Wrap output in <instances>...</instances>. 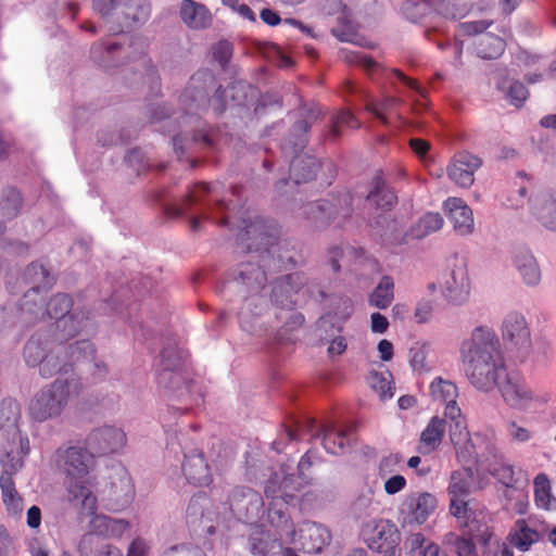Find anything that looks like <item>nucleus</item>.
Returning a JSON list of instances; mask_svg holds the SVG:
<instances>
[{
  "label": "nucleus",
  "mask_w": 556,
  "mask_h": 556,
  "mask_svg": "<svg viewBox=\"0 0 556 556\" xmlns=\"http://www.w3.org/2000/svg\"><path fill=\"white\" fill-rule=\"evenodd\" d=\"M491 23L484 21L466 22L458 26V33L462 35H476L482 33Z\"/></svg>",
  "instance_id": "obj_56"
},
{
  "label": "nucleus",
  "mask_w": 556,
  "mask_h": 556,
  "mask_svg": "<svg viewBox=\"0 0 556 556\" xmlns=\"http://www.w3.org/2000/svg\"><path fill=\"white\" fill-rule=\"evenodd\" d=\"M180 16L182 22L193 29L205 28L212 22L210 11L193 0H184L180 7Z\"/></svg>",
  "instance_id": "obj_28"
},
{
  "label": "nucleus",
  "mask_w": 556,
  "mask_h": 556,
  "mask_svg": "<svg viewBox=\"0 0 556 556\" xmlns=\"http://www.w3.org/2000/svg\"><path fill=\"white\" fill-rule=\"evenodd\" d=\"M20 418L18 404L13 400H3L0 404V431L4 432L9 439L8 446L4 451L13 447L23 455L28 453L29 442L27 438H23L17 428Z\"/></svg>",
  "instance_id": "obj_15"
},
{
  "label": "nucleus",
  "mask_w": 556,
  "mask_h": 556,
  "mask_svg": "<svg viewBox=\"0 0 556 556\" xmlns=\"http://www.w3.org/2000/svg\"><path fill=\"white\" fill-rule=\"evenodd\" d=\"M400 103L397 98H386L381 102L370 101L366 104V110L372 113L377 118H379L383 124H388V118L386 116L387 112H391L392 109Z\"/></svg>",
  "instance_id": "obj_48"
},
{
  "label": "nucleus",
  "mask_w": 556,
  "mask_h": 556,
  "mask_svg": "<svg viewBox=\"0 0 556 556\" xmlns=\"http://www.w3.org/2000/svg\"><path fill=\"white\" fill-rule=\"evenodd\" d=\"M70 358L74 362L92 361L94 358V348L88 340L77 341L68 346Z\"/></svg>",
  "instance_id": "obj_46"
},
{
  "label": "nucleus",
  "mask_w": 556,
  "mask_h": 556,
  "mask_svg": "<svg viewBox=\"0 0 556 556\" xmlns=\"http://www.w3.org/2000/svg\"><path fill=\"white\" fill-rule=\"evenodd\" d=\"M442 208L457 236L466 238L473 235L476 230L473 212L463 199L447 198Z\"/></svg>",
  "instance_id": "obj_16"
},
{
  "label": "nucleus",
  "mask_w": 556,
  "mask_h": 556,
  "mask_svg": "<svg viewBox=\"0 0 556 556\" xmlns=\"http://www.w3.org/2000/svg\"><path fill=\"white\" fill-rule=\"evenodd\" d=\"M443 545L448 556H478L476 546L470 539L453 532L444 536Z\"/></svg>",
  "instance_id": "obj_33"
},
{
  "label": "nucleus",
  "mask_w": 556,
  "mask_h": 556,
  "mask_svg": "<svg viewBox=\"0 0 556 556\" xmlns=\"http://www.w3.org/2000/svg\"><path fill=\"white\" fill-rule=\"evenodd\" d=\"M240 281L253 289H264L267 280L264 270L252 263H248L241 266L239 271Z\"/></svg>",
  "instance_id": "obj_40"
},
{
  "label": "nucleus",
  "mask_w": 556,
  "mask_h": 556,
  "mask_svg": "<svg viewBox=\"0 0 556 556\" xmlns=\"http://www.w3.org/2000/svg\"><path fill=\"white\" fill-rule=\"evenodd\" d=\"M506 540L511 547H516L520 552H527L540 540V534L528 525L527 520L518 519L511 527Z\"/></svg>",
  "instance_id": "obj_27"
},
{
  "label": "nucleus",
  "mask_w": 556,
  "mask_h": 556,
  "mask_svg": "<svg viewBox=\"0 0 556 556\" xmlns=\"http://www.w3.org/2000/svg\"><path fill=\"white\" fill-rule=\"evenodd\" d=\"M361 536L369 549L381 556H400L401 534L396 526L388 519H371L361 529Z\"/></svg>",
  "instance_id": "obj_10"
},
{
  "label": "nucleus",
  "mask_w": 556,
  "mask_h": 556,
  "mask_svg": "<svg viewBox=\"0 0 556 556\" xmlns=\"http://www.w3.org/2000/svg\"><path fill=\"white\" fill-rule=\"evenodd\" d=\"M500 89L505 93L510 103L517 108L521 106L529 96L526 86L520 81L503 80L500 84Z\"/></svg>",
  "instance_id": "obj_43"
},
{
  "label": "nucleus",
  "mask_w": 556,
  "mask_h": 556,
  "mask_svg": "<svg viewBox=\"0 0 556 556\" xmlns=\"http://www.w3.org/2000/svg\"><path fill=\"white\" fill-rule=\"evenodd\" d=\"M389 328V321L380 313H372L370 316V329L375 333H384Z\"/></svg>",
  "instance_id": "obj_58"
},
{
  "label": "nucleus",
  "mask_w": 556,
  "mask_h": 556,
  "mask_svg": "<svg viewBox=\"0 0 556 556\" xmlns=\"http://www.w3.org/2000/svg\"><path fill=\"white\" fill-rule=\"evenodd\" d=\"M484 488V483L477 480L476 473L471 468L464 467L454 470L448 480V497H467L472 492Z\"/></svg>",
  "instance_id": "obj_20"
},
{
  "label": "nucleus",
  "mask_w": 556,
  "mask_h": 556,
  "mask_svg": "<svg viewBox=\"0 0 556 556\" xmlns=\"http://www.w3.org/2000/svg\"><path fill=\"white\" fill-rule=\"evenodd\" d=\"M22 453L11 447L7 450L5 457L1 459V464L4 468L0 477L2 498L7 508L13 513H17L22 508V498L12 479V472L17 471L22 467Z\"/></svg>",
  "instance_id": "obj_14"
},
{
  "label": "nucleus",
  "mask_w": 556,
  "mask_h": 556,
  "mask_svg": "<svg viewBox=\"0 0 556 556\" xmlns=\"http://www.w3.org/2000/svg\"><path fill=\"white\" fill-rule=\"evenodd\" d=\"M372 184V190L367 195L368 204L382 210L392 206L395 203L396 197L386 186L383 179L378 176Z\"/></svg>",
  "instance_id": "obj_35"
},
{
  "label": "nucleus",
  "mask_w": 556,
  "mask_h": 556,
  "mask_svg": "<svg viewBox=\"0 0 556 556\" xmlns=\"http://www.w3.org/2000/svg\"><path fill=\"white\" fill-rule=\"evenodd\" d=\"M409 146L412 150L415 152V154L421 159L426 156L430 148V144L427 141L419 138L410 139Z\"/></svg>",
  "instance_id": "obj_62"
},
{
  "label": "nucleus",
  "mask_w": 556,
  "mask_h": 556,
  "mask_svg": "<svg viewBox=\"0 0 556 556\" xmlns=\"http://www.w3.org/2000/svg\"><path fill=\"white\" fill-rule=\"evenodd\" d=\"M505 429L509 440L515 443H527L533 437L531 429L514 419L506 424Z\"/></svg>",
  "instance_id": "obj_45"
},
{
  "label": "nucleus",
  "mask_w": 556,
  "mask_h": 556,
  "mask_svg": "<svg viewBox=\"0 0 556 556\" xmlns=\"http://www.w3.org/2000/svg\"><path fill=\"white\" fill-rule=\"evenodd\" d=\"M81 390L83 383L76 376L58 378L35 394L29 403V414L37 421L58 417L68 401L78 396Z\"/></svg>",
  "instance_id": "obj_6"
},
{
  "label": "nucleus",
  "mask_w": 556,
  "mask_h": 556,
  "mask_svg": "<svg viewBox=\"0 0 556 556\" xmlns=\"http://www.w3.org/2000/svg\"><path fill=\"white\" fill-rule=\"evenodd\" d=\"M394 299V281L390 276H383L377 287L369 295V304L384 309L389 307Z\"/></svg>",
  "instance_id": "obj_34"
},
{
  "label": "nucleus",
  "mask_w": 556,
  "mask_h": 556,
  "mask_svg": "<svg viewBox=\"0 0 556 556\" xmlns=\"http://www.w3.org/2000/svg\"><path fill=\"white\" fill-rule=\"evenodd\" d=\"M429 394L434 402L444 404L445 410L457 406L458 389L451 380L435 377L429 386Z\"/></svg>",
  "instance_id": "obj_30"
},
{
  "label": "nucleus",
  "mask_w": 556,
  "mask_h": 556,
  "mask_svg": "<svg viewBox=\"0 0 556 556\" xmlns=\"http://www.w3.org/2000/svg\"><path fill=\"white\" fill-rule=\"evenodd\" d=\"M444 415L451 420V442L464 458L480 459L495 452V445L486 441L484 437L479 433L472 437L469 434L466 420L458 406H451L448 410H444Z\"/></svg>",
  "instance_id": "obj_9"
},
{
  "label": "nucleus",
  "mask_w": 556,
  "mask_h": 556,
  "mask_svg": "<svg viewBox=\"0 0 556 556\" xmlns=\"http://www.w3.org/2000/svg\"><path fill=\"white\" fill-rule=\"evenodd\" d=\"M500 332L502 341L519 365L534 364L549 351L546 341H538L533 345L530 324L519 311H509L503 316Z\"/></svg>",
  "instance_id": "obj_4"
},
{
  "label": "nucleus",
  "mask_w": 556,
  "mask_h": 556,
  "mask_svg": "<svg viewBox=\"0 0 556 556\" xmlns=\"http://www.w3.org/2000/svg\"><path fill=\"white\" fill-rule=\"evenodd\" d=\"M440 292L444 300L452 305H463L469 300L471 279L465 262H457L445 274L440 283Z\"/></svg>",
  "instance_id": "obj_12"
},
{
  "label": "nucleus",
  "mask_w": 556,
  "mask_h": 556,
  "mask_svg": "<svg viewBox=\"0 0 556 556\" xmlns=\"http://www.w3.org/2000/svg\"><path fill=\"white\" fill-rule=\"evenodd\" d=\"M205 501H206L205 496H203L201 494L193 496L188 505V508H187L188 516L194 517V518L202 517L203 510L200 507V502H205Z\"/></svg>",
  "instance_id": "obj_59"
},
{
  "label": "nucleus",
  "mask_w": 556,
  "mask_h": 556,
  "mask_svg": "<svg viewBox=\"0 0 556 556\" xmlns=\"http://www.w3.org/2000/svg\"><path fill=\"white\" fill-rule=\"evenodd\" d=\"M430 345L428 343H415L409 350V365L414 371L426 372L431 366L428 362Z\"/></svg>",
  "instance_id": "obj_42"
},
{
  "label": "nucleus",
  "mask_w": 556,
  "mask_h": 556,
  "mask_svg": "<svg viewBox=\"0 0 556 556\" xmlns=\"http://www.w3.org/2000/svg\"><path fill=\"white\" fill-rule=\"evenodd\" d=\"M504 40L492 34H484L478 43V55L482 59H496L504 51Z\"/></svg>",
  "instance_id": "obj_38"
},
{
  "label": "nucleus",
  "mask_w": 556,
  "mask_h": 556,
  "mask_svg": "<svg viewBox=\"0 0 556 556\" xmlns=\"http://www.w3.org/2000/svg\"><path fill=\"white\" fill-rule=\"evenodd\" d=\"M182 472L188 483L195 486H206L212 482L208 464L202 453L192 452L185 456Z\"/></svg>",
  "instance_id": "obj_19"
},
{
  "label": "nucleus",
  "mask_w": 556,
  "mask_h": 556,
  "mask_svg": "<svg viewBox=\"0 0 556 556\" xmlns=\"http://www.w3.org/2000/svg\"><path fill=\"white\" fill-rule=\"evenodd\" d=\"M531 212L543 228L556 232V199L554 197L536 195L531 202Z\"/></svg>",
  "instance_id": "obj_23"
},
{
  "label": "nucleus",
  "mask_w": 556,
  "mask_h": 556,
  "mask_svg": "<svg viewBox=\"0 0 556 556\" xmlns=\"http://www.w3.org/2000/svg\"><path fill=\"white\" fill-rule=\"evenodd\" d=\"M38 298L39 286H36L25 293L22 311L34 315L35 318L42 319L49 316L50 318L56 319L58 328L63 330L68 329L67 333L71 336L74 334V332L80 331L86 326L80 325V321H77L74 316H67L72 307V300L66 294L52 296L45 307L41 299L40 303H38Z\"/></svg>",
  "instance_id": "obj_8"
},
{
  "label": "nucleus",
  "mask_w": 556,
  "mask_h": 556,
  "mask_svg": "<svg viewBox=\"0 0 556 556\" xmlns=\"http://www.w3.org/2000/svg\"><path fill=\"white\" fill-rule=\"evenodd\" d=\"M26 275L35 283L47 285L50 282L48 271L43 268L42 265H39V264H31L27 268Z\"/></svg>",
  "instance_id": "obj_54"
},
{
  "label": "nucleus",
  "mask_w": 556,
  "mask_h": 556,
  "mask_svg": "<svg viewBox=\"0 0 556 556\" xmlns=\"http://www.w3.org/2000/svg\"><path fill=\"white\" fill-rule=\"evenodd\" d=\"M214 58L225 66L231 58V45L227 41L218 42L213 50Z\"/></svg>",
  "instance_id": "obj_55"
},
{
  "label": "nucleus",
  "mask_w": 556,
  "mask_h": 556,
  "mask_svg": "<svg viewBox=\"0 0 556 556\" xmlns=\"http://www.w3.org/2000/svg\"><path fill=\"white\" fill-rule=\"evenodd\" d=\"M121 49V45L115 41H109L92 48L93 58L103 66H110V56H113Z\"/></svg>",
  "instance_id": "obj_51"
},
{
  "label": "nucleus",
  "mask_w": 556,
  "mask_h": 556,
  "mask_svg": "<svg viewBox=\"0 0 556 556\" xmlns=\"http://www.w3.org/2000/svg\"><path fill=\"white\" fill-rule=\"evenodd\" d=\"M346 349V342L344 340V338L342 337H339V338H336L333 339L329 346H328V353L330 355H340L342 354Z\"/></svg>",
  "instance_id": "obj_64"
},
{
  "label": "nucleus",
  "mask_w": 556,
  "mask_h": 556,
  "mask_svg": "<svg viewBox=\"0 0 556 556\" xmlns=\"http://www.w3.org/2000/svg\"><path fill=\"white\" fill-rule=\"evenodd\" d=\"M319 165L313 157L294 160L291 163V172L295 184L306 182L316 176Z\"/></svg>",
  "instance_id": "obj_41"
},
{
  "label": "nucleus",
  "mask_w": 556,
  "mask_h": 556,
  "mask_svg": "<svg viewBox=\"0 0 556 556\" xmlns=\"http://www.w3.org/2000/svg\"><path fill=\"white\" fill-rule=\"evenodd\" d=\"M392 458H384L379 467V476L384 480L383 490L388 495H395L402 492L407 484L406 478L402 475L388 476L387 467Z\"/></svg>",
  "instance_id": "obj_39"
},
{
  "label": "nucleus",
  "mask_w": 556,
  "mask_h": 556,
  "mask_svg": "<svg viewBox=\"0 0 556 556\" xmlns=\"http://www.w3.org/2000/svg\"><path fill=\"white\" fill-rule=\"evenodd\" d=\"M163 556H204L199 551H190L182 546H173L168 548Z\"/></svg>",
  "instance_id": "obj_63"
},
{
  "label": "nucleus",
  "mask_w": 556,
  "mask_h": 556,
  "mask_svg": "<svg viewBox=\"0 0 556 556\" xmlns=\"http://www.w3.org/2000/svg\"><path fill=\"white\" fill-rule=\"evenodd\" d=\"M24 359L29 367H39V374L43 378H50L56 372V366L49 368L52 354H47L41 342L35 338L28 340L24 348Z\"/></svg>",
  "instance_id": "obj_21"
},
{
  "label": "nucleus",
  "mask_w": 556,
  "mask_h": 556,
  "mask_svg": "<svg viewBox=\"0 0 556 556\" xmlns=\"http://www.w3.org/2000/svg\"><path fill=\"white\" fill-rule=\"evenodd\" d=\"M293 480V476L285 477L281 481L278 491L276 490V484L278 483V477L275 476L268 483L265 489V493L267 497H271L273 500L281 497L286 504L292 498V495L288 492L290 489V483Z\"/></svg>",
  "instance_id": "obj_44"
},
{
  "label": "nucleus",
  "mask_w": 556,
  "mask_h": 556,
  "mask_svg": "<svg viewBox=\"0 0 556 556\" xmlns=\"http://www.w3.org/2000/svg\"><path fill=\"white\" fill-rule=\"evenodd\" d=\"M361 123L349 110H341L332 119L331 132L333 136H339L342 128H358Z\"/></svg>",
  "instance_id": "obj_47"
},
{
  "label": "nucleus",
  "mask_w": 556,
  "mask_h": 556,
  "mask_svg": "<svg viewBox=\"0 0 556 556\" xmlns=\"http://www.w3.org/2000/svg\"><path fill=\"white\" fill-rule=\"evenodd\" d=\"M439 507V498L428 491H413L404 495L397 506L403 528H417L428 521Z\"/></svg>",
  "instance_id": "obj_11"
},
{
  "label": "nucleus",
  "mask_w": 556,
  "mask_h": 556,
  "mask_svg": "<svg viewBox=\"0 0 556 556\" xmlns=\"http://www.w3.org/2000/svg\"><path fill=\"white\" fill-rule=\"evenodd\" d=\"M513 265L523 286L538 288L543 279L541 264L532 251L521 249L514 253Z\"/></svg>",
  "instance_id": "obj_17"
},
{
  "label": "nucleus",
  "mask_w": 556,
  "mask_h": 556,
  "mask_svg": "<svg viewBox=\"0 0 556 556\" xmlns=\"http://www.w3.org/2000/svg\"><path fill=\"white\" fill-rule=\"evenodd\" d=\"M21 195L16 190H10L8 198L0 204V210L7 217H13L17 214L21 206Z\"/></svg>",
  "instance_id": "obj_53"
},
{
  "label": "nucleus",
  "mask_w": 556,
  "mask_h": 556,
  "mask_svg": "<svg viewBox=\"0 0 556 556\" xmlns=\"http://www.w3.org/2000/svg\"><path fill=\"white\" fill-rule=\"evenodd\" d=\"M368 382L382 400L393 396L390 380L381 374L372 372L368 378Z\"/></svg>",
  "instance_id": "obj_50"
},
{
  "label": "nucleus",
  "mask_w": 556,
  "mask_h": 556,
  "mask_svg": "<svg viewBox=\"0 0 556 556\" xmlns=\"http://www.w3.org/2000/svg\"><path fill=\"white\" fill-rule=\"evenodd\" d=\"M92 528L100 535L121 538L129 530L130 523L126 519H114L109 516L97 515L92 519Z\"/></svg>",
  "instance_id": "obj_32"
},
{
  "label": "nucleus",
  "mask_w": 556,
  "mask_h": 556,
  "mask_svg": "<svg viewBox=\"0 0 556 556\" xmlns=\"http://www.w3.org/2000/svg\"><path fill=\"white\" fill-rule=\"evenodd\" d=\"M481 166L479 157L462 152L456 154L447 166L448 178L462 188H469L475 181V173Z\"/></svg>",
  "instance_id": "obj_18"
},
{
  "label": "nucleus",
  "mask_w": 556,
  "mask_h": 556,
  "mask_svg": "<svg viewBox=\"0 0 556 556\" xmlns=\"http://www.w3.org/2000/svg\"><path fill=\"white\" fill-rule=\"evenodd\" d=\"M497 391L503 403L519 413L536 410L551 400L549 392L533 386L519 374H506Z\"/></svg>",
  "instance_id": "obj_7"
},
{
  "label": "nucleus",
  "mask_w": 556,
  "mask_h": 556,
  "mask_svg": "<svg viewBox=\"0 0 556 556\" xmlns=\"http://www.w3.org/2000/svg\"><path fill=\"white\" fill-rule=\"evenodd\" d=\"M459 353L469 383L479 392L498 389L506 371L501 341L490 326L475 327L463 340Z\"/></svg>",
  "instance_id": "obj_1"
},
{
  "label": "nucleus",
  "mask_w": 556,
  "mask_h": 556,
  "mask_svg": "<svg viewBox=\"0 0 556 556\" xmlns=\"http://www.w3.org/2000/svg\"><path fill=\"white\" fill-rule=\"evenodd\" d=\"M434 311V302L429 299H420L415 306L414 319L417 324L429 323Z\"/></svg>",
  "instance_id": "obj_52"
},
{
  "label": "nucleus",
  "mask_w": 556,
  "mask_h": 556,
  "mask_svg": "<svg viewBox=\"0 0 556 556\" xmlns=\"http://www.w3.org/2000/svg\"><path fill=\"white\" fill-rule=\"evenodd\" d=\"M445 430V420L438 416L432 417L420 434V452L431 453L437 450L442 442Z\"/></svg>",
  "instance_id": "obj_29"
},
{
  "label": "nucleus",
  "mask_w": 556,
  "mask_h": 556,
  "mask_svg": "<svg viewBox=\"0 0 556 556\" xmlns=\"http://www.w3.org/2000/svg\"><path fill=\"white\" fill-rule=\"evenodd\" d=\"M282 543L280 539H273L263 526L253 527L249 535V547L254 556H273L280 552Z\"/></svg>",
  "instance_id": "obj_22"
},
{
  "label": "nucleus",
  "mask_w": 556,
  "mask_h": 556,
  "mask_svg": "<svg viewBox=\"0 0 556 556\" xmlns=\"http://www.w3.org/2000/svg\"><path fill=\"white\" fill-rule=\"evenodd\" d=\"M438 11L443 14L444 16L446 17H450V18H459V17H463L466 13V11L464 9H457L454 4H445V3H442L438 7Z\"/></svg>",
  "instance_id": "obj_60"
},
{
  "label": "nucleus",
  "mask_w": 556,
  "mask_h": 556,
  "mask_svg": "<svg viewBox=\"0 0 556 556\" xmlns=\"http://www.w3.org/2000/svg\"><path fill=\"white\" fill-rule=\"evenodd\" d=\"M267 300L264 294L253 293L244 299L239 312L241 328L251 333H261L267 328H277V323L282 325L277 330V340L280 342H289L292 340V333L298 330L303 321V316L294 312L290 306L274 308L275 320L267 313Z\"/></svg>",
  "instance_id": "obj_3"
},
{
  "label": "nucleus",
  "mask_w": 556,
  "mask_h": 556,
  "mask_svg": "<svg viewBox=\"0 0 556 556\" xmlns=\"http://www.w3.org/2000/svg\"><path fill=\"white\" fill-rule=\"evenodd\" d=\"M26 523L31 530H39L41 526V509L38 506L33 505L28 508L26 513Z\"/></svg>",
  "instance_id": "obj_57"
},
{
  "label": "nucleus",
  "mask_w": 556,
  "mask_h": 556,
  "mask_svg": "<svg viewBox=\"0 0 556 556\" xmlns=\"http://www.w3.org/2000/svg\"><path fill=\"white\" fill-rule=\"evenodd\" d=\"M535 505L544 510H556V497L552 493L551 480L546 473L541 472L533 479Z\"/></svg>",
  "instance_id": "obj_31"
},
{
  "label": "nucleus",
  "mask_w": 556,
  "mask_h": 556,
  "mask_svg": "<svg viewBox=\"0 0 556 556\" xmlns=\"http://www.w3.org/2000/svg\"><path fill=\"white\" fill-rule=\"evenodd\" d=\"M53 460L64 473V486L67 501L83 514L93 515L97 510V496L93 493L96 455L87 442H76L59 447Z\"/></svg>",
  "instance_id": "obj_2"
},
{
  "label": "nucleus",
  "mask_w": 556,
  "mask_h": 556,
  "mask_svg": "<svg viewBox=\"0 0 556 556\" xmlns=\"http://www.w3.org/2000/svg\"><path fill=\"white\" fill-rule=\"evenodd\" d=\"M276 505L269 507L268 520L276 528L280 541L293 544L306 553H318L330 542L331 535L326 527L304 521L294 529L289 516L281 508H276Z\"/></svg>",
  "instance_id": "obj_5"
},
{
  "label": "nucleus",
  "mask_w": 556,
  "mask_h": 556,
  "mask_svg": "<svg viewBox=\"0 0 556 556\" xmlns=\"http://www.w3.org/2000/svg\"><path fill=\"white\" fill-rule=\"evenodd\" d=\"M135 496V488L129 475L121 472L116 482L112 483L109 508L114 511L125 509L130 505Z\"/></svg>",
  "instance_id": "obj_24"
},
{
  "label": "nucleus",
  "mask_w": 556,
  "mask_h": 556,
  "mask_svg": "<svg viewBox=\"0 0 556 556\" xmlns=\"http://www.w3.org/2000/svg\"><path fill=\"white\" fill-rule=\"evenodd\" d=\"M444 225V219L440 213H427L412 228L414 238L420 239L430 233L439 231Z\"/></svg>",
  "instance_id": "obj_37"
},
{
  "label": "nucleus",
  "mask_w": 556,
  "mask_h": 556,
  "mask_svg": "<svg viewBox=\"0 0 556 556\" xmlns=\"http://www.w3.org/2000/svg\"><path fill=\"white\" fill-rule=\"evenodd\" d=\"M450 498V513L457 521L465 527H469L476 519L472 508V501L466 500L467 497H448Z\"/></svg>",
  "instance_id": "obj_36"
},
{
  "label": "nucleus",
  "mask_w": 556,
  "mask_h": 556,
  "mask_svg": "<svg viewBox=\"0 0 556 556\" xmlns=\"http://www.w3.org/2000/svg\"><path fill=\"white\" fill-rule=\"evenodd\" d=\"M85 441L96 456H106L122 453L127 437L121 427L102 426L93 429Z\"/></svg>",
  "instance_id": "obj_13"
},
{
  "label": "nucleus",
  "mask_w": 556,
  "mask_h": 556,
  "mask_svg": "<svg viewBox=\"0 0 556 556\" xmlns=\"http://www.w3.org/2000/svg\"><path fill=\"white\" fill-rule=\"evenodd\" d=\"M377 349L379 352V357L382 362L391 361V358L393 357V344L389 340H380Z\"/></svg>",
  "instance_id": "obj_61"
},
{
  "label": "nucleus",
  "mask_w": 556,
  "mask_h": 556,
  "mask_svg": "<svg viewBox=\"0 0 556 556\" xmlns=\"http://www.w3.org/2000/svg\"><path fill=\"white\" fill-rule=\"evenodd\" d=\"M493 458L486 466L488 470L494 476V478L508 489L518 490V478L516 477L515 469L511 465L505 463L501 456L497 455V450L493 454H488L486 457L476 459L478 463L483 465Z\"/></svg>",
  "instance_id": "obj_25"
},
{
  "label": "nucleus",
  "mask_w": 556,
  "mask_h": 556,
  "mask_svg": "<svg viewBox=\"0 0 556 556\" xmlns=\"http://www.w3.org/2000/svg\"><path fill=\"white\" fill-rule=\"evenodd\" d=\"M172 352L164 351L162 353V361L164 364V372L160 377V382L164 383L166 388H173L174 382H178L181 378L180 374L172 372L175 368L178 367V364L170 361Z\"/></svg>",
  "instance_id": "obj_49"
},
{
  "label": "nucleus",
  "mask_w": 556,
  "mask_h": 556,
  "mask_svg": "<svg viewBox=\"0 0 556 556\" xmlns=\"http://www.w3.org/2000/svg\"><path fill=\"white\" fill-rule=\"evenodd\" d=\"M325 450L330 454H341L350 442V430L339 428L333 422L326 424L319 430Z\"/></svg>",
  "instance_id": "obj_26"
}]
</instances>
